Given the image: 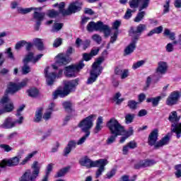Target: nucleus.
Wrapping results in <instances>:
<instances>
[{
    "label": "nucleus",
    "mask_w": 181,
    "mask_h": 181,
    "mask_svg": "<svg viewBox=\"0 0 181 181\" xmlns=\"http://www.w3.org/2000/svg\"><path fill=\"white\" fill-rule=\"evenodd\" d=\"M78 162L81 166H86L88 169L90 168H98L95 173L96 179H98L103 175V173L105 170V166L108 165V160L107 159H99L93 161L87 156L81 158Z\"/></svg>",
    "instance_id": "nucleus-1"
},
{
    "label": "nucleus",
    "mask_w": 181,
    "mask_h": 181,
    "mask_svg": "<svg viewBox=\"0 0 181 181\" xmlns=\"http://www.w3.org/2000/svg\"><path fill=\"white\" fill-rule=\"evenodd\" d=\"M108 54L107 50H105L102 52V56L98 57L92 65V70L90 71V76L88 78L86 82L87 84H93L98 78V76L101 74L103 71V66L101 64L105 60V56Z\"/></svg>",
    "instance_id": "nucleus-2"
},
{
    "label": "nucleus",
    "mask_w": 181,
    "mask_h": 181,
    "mask_svg": "<svg viewBox=\"0 0 181 181\" xmlns=\"http://www.w3.org/2000/svg\"><path fill=\"white\" fill-rule=\"evenodd\" d=\"M31 169L26 170L22 175L18 177V181H36L40 173V164L37 161H34L31 165Z\"/></svg>",
    "instance_id": "nucleus-3"
},
{
    "label": "nucleus",
    "mask_w": 181,
    "mask_h": 181,
    "mask_svg": "<svg viewBox=\"0 0 181 181\" xmlns=\"http://www.w3.org/2000/svg\"><path fill=\"white\" fill-rule=\"evenodd\" d=\"M158 134L159 131L158 129H155L150 133L148 136V144L150 145V146H154V149H159V148H162V146L168 145L170 141V137L166 135L161 140L156 143L158 141Z\"/></svg>",
    "instance_id": "nucleus-4"
},
{
    "label": "nucleus",
    "mask_w": 181,
    "mask_h": 181,
    "mask_svg": "<svg viewBox=\"0 0 181 181\" xmlns=\"http://www.w3.org/2000/svg\"><path fill=\"white\" fill-rule=\"evenodd\" d=\"M78 86V79H75L69 81H65L64 83L63 89H57L54 93V100H56L57 97H61L62 98L69 95L70 93H73L76 90V87Z\"/></svg>",
    "instance_id": "nucleus-5"
},
{
    "label": "nucleus",
    "mask_w": 181,
    "mask_h": 181,
    "mask_svg": "<svg viewBox=\"0 0 181 181\" xmlns=\"http://www.w3.org/2000/svg\"><path fill=\"white\" fill-rule=\"evenodd\" d=\"M181 116L177 115V112L173 111L168 116V121L171 122V132H175L177 135V138L179 139L181 136Z\"/></svg>",
    "instance_id": "nucleus-6"
},
{
    "label": "nucleus",
    "mask_w": 181,
    "mask_h": 181,
    "mask_svg": "<svg viewBox=\"0 0 181 181\" xmlns=\"http://www.w3.org/2000/svg\"><path fill=\"white\" fill-rule=\"evenodd\" d=\"M107 128L110 131V134H116L117 135H122L125 132L124 126L121 125L118 120L115 118H112L107 122Z\"/></svg>",
    "instance_id": "nucleus-7"
},
{
    "label": "nucleus",
    "mask_w": 181,
    "mask_h": 181,
    "mask_svg": "<svg viewBox=\"0 0 181 181\" xmlns=\"http://www.w3.org/2000/svg\"><path fill=\"white\" fill-rule=\"evenodd\" d=\"M28 83H29V79L28 78L23 79L18 83L10 82L8 85L6 93L8 94H15V93H18L19 90H22V88L26 87V86H28Z\"/></svg>",
    "instance_id": "nucleus-8"
},
{
    "label": "nucleus",
    "mask_w": 181,
    "mask_h": 181,
    "mask_svg": "<svg viewBox=\"0 0 181 181\" xmlns=\"http://www.w3.org/2000/svg\"><path fill=\"white\" fill-rule=\"evenodd\" d=\"M94 118H95V115H91L79 122L78 127L81 128L82 132H85L86 134L87 132H90V129L93 128Z\"/></svg>",
    "instance_id": "nucleus-9"
},
{
    "label": "nucleus",
    "mask_w": 181,
    "mask_h": 181,
    "mask_svg": "<svg viewBox=\"0 0 181 181\" xmlns=\"http://www.w3.org/2000/svg\"><path fill=\"white\" fill-rule=\"evenodd\" d=\"M21 156H16L8 160H3L0 162V167L6 168V166H8L9 168H12L13 166H18L19 162H21Z\"/></svg>",
    "instance_id": "nucleus-10"
},
{
    "label": "nucleus",
    "mask_w": 181,
    "mask_h": 181,
    "mask_svg": "<svg viewBox=\"0 0 181 181\" xmlns=\"http://www.w3.org/2000/svg\"><path fill=\"white\" fill-rule=\"evenodd\" d=\"M1 104H6L3 110H0V114H4V112H11L13 111V103L11 102V99L8 97V95H5L0 101Z\"/></svg>",
    "instance_id": "nucleus-11"
},
{
    "label": "nucleus",
    "mask_w": 181,
    "mask_h": 181,
    "mask_svg": "<svg viewBox=\"0 0 181 181\" xmlns=\"http://www.w3.org/2000/svg\"><path fill=\"white\" fill-rule=\"evenodd\" d=\"M82 6L83 3L78 1L71 3L68 7L67 16L72 15V13H77V12H80V11H81Z\"/></svg>",
    "instance_id": "nucleus-12"
},
{
    "label": "nucleus",
    "mask_w": 181,
    "mask_h": 181,
    "mask_svg": "<svg viewBox=\"0 0 181 181\" xmlns=\"http://www.w3.org/2000/svg\"><path fill=\"white\" fill-rule=\"evenodd\" d=\"M156 165V161L155 160L146 159L144 160H140L139 163L134 165V168L141 169L142 168H149Z\"/></svg>",
    "instance_id": "nucleus-13"
},
{
    "label": "nucleus",
    "mask_w": 181,
    "mask_h": 181,
    "mask_svg": "<svg viewBox=\"0 0 181 181\" xmlns=\"http://www.w3.org/2000/svg\"><path fill=\"white\" fill-rule=\"evenodd\" d=\"M180 97V95H179V92L174 91L171 93L166 100L167 105H169L170 107L175 105V104H177Z\"/></svg>",
    "instance_id": "nucleus-14"
},
{
    "label": "nucleus",
    "mask_w": 181,
    "mask_h": 181,
    "mask_svg": "<svg viewBox=\"0 0 181 181\" xmlns=\"http://www.w3.org/2000/svg\"><path fill=\"white\" fill-rule=\"evenodd\" d=\"M138 42V37L132 39L131 43L126 47L124 51V56H129L132 53H134V50L136 49V42Z\"/></svg>",
    "instance_id": "nucleus-15"
},
{
    "label": "nucleus",
    "mask_w": 181,
    "mask_h": 181,
    "mask_svg": "<svg viewBox=\"0 0 181 181\" xmlns=\"http://www.w3.org/2000/svg\"><path fill=\"white\" fill-rule=\"evenodd\" d=\"M44 73L47 86H53L57 77L56 74L54 72L49 73V66L45 69Z\"/></svg>",
    "instance_id": "nucleus-16"
},
{
    "label": "nucleus",
    "mask_w": 181,
    "mask_h": 181,
    "mask_svg": "<svg viewBox=\"0 0 181 181\" xmlns=\"http://www.w3.org/2000/svg\"><path fill=\"white\" fill-rule=\"evenodd\" d=\"M43 9L42 7L34 8L33 11V18L37 21V22H42L45 20V17L46 16V13L40 12Z\"/></svg>",
    "instance_id": "nucleus-17"
},
{
    "label": "nucleus",
    "mask_w": 181,
    "mask_h": 181,
    "mask_svg": "<svg viewBox=\"0 0 181 181\" xmlns=\"http://www.w3.org/2000/svg\"><path fill=\"white\" fill-rule=\"evenodd\" d=\"M166 71H168V63L163 61L159 62L156 69V74L158 76H163V74H166Z\"/></svg>",
    "instance_id": "nucleus-18"
},
{
    "label": "nucleus",
    "mask_w": 181,
    "mask_h": 181,
    "mask_svg": "<svg viewBox=\"0 0 181 181\" xmlns=\"http://www.w3.org/2000/svg\"><path fill=\"white\" fill-rule=\"evenodd\" d=\"M103 25L102 21H98L97 23L94 21H90L86 26V29L88 32H94L100 30L101 29V26Z\"/></svg>",
    "instance_id": "nucleus-19"
},
{
    "label": "nucleus",
    "mask_w": 181,
    "mask_h": 181,
    "mask_svg": "<svg viewBox=\"0 0 181 181\" xmlns=\"http://www.w3.org/2000/svg\"><path fill=\"white\" fill-rule=\"evenodd\" d=\"M144 30H146V25L145 24H139L136 28V30H132L133 33V39L137 37V40H139V37L142 35V32Z\"/></svg>",
    "instance_id": "nucleus-20"
},
{
    "label": "nucleus",
    "mask_w": 181,
    "mask_h": 181,
    "mask_svg": "<svg viewBox=\"0 0 181 181\" xmlns=\"http://www.w3.org/2000/svg\"><path fill=\"white\" fill-rule=\"evenodd\" d=\"M57 57L58 64H68V63H70V57L64 54H59Z\"/></svg>",
    "instance_id": "nucleus-21"
},
{
    "label": "nucleus",
    "mask_w": 181,
    "mask_h": 181,
    "mask_svg": "<svg viewBox=\"0 0 181 181\" xmlns=\"http://www.w3.org/2000/svg\"><path fill=\"white\" fill-rule=\"evenodd\" d=\"M76 69L74 65L65 68L64 74L66 77H76Z\"/></svg>",
    "instance_id": "nucleus-22"
},
{
    "label": "nucleus",
    "mask_w": 181,
    "mask_h": 181,
    "mask_svg": "<svg viewBox=\"0 0 181 181\" xmlns=\"http://www.w3.org/2000/svg\"><path fill=\"white\" fill-rule=\"evenodd\" d=\"M139 12L148 9L151 4V0H139Z\"/></svg>",
    "instance_id": "nucleus-23"
},
{
    "label": "nucleus",
    "mask_w": 181,
    "mask_h": 181,
    "mask_svg": "<svg viewBox=\"0 0 181 181\" xmlns=\"http://www.w3.org/2000/svg\"><path fill=\"white\" fill-rule=\"evenodd\" d=\"M13 127H15V122H12V118L8 117L6 119L4 123L3 124V128L9 129L11 128H13Z\"/></svg>",
    "instance_id": "nucleus-24"
},
{
    "label": "nucleus",
    "mask_w": 181,
    "mask_h": 181,
    "mask_svg": "<svg viewBox=\"0 0 181 181\" xmlns=\"http://www.w3.org/2000/svg\"><path fill=\"white\" fill-rule=\"evenodd\" d=\"M103 117H99L97 119L96 126L94 129V134H98L103 129Z\"/></svg>",
    "instance_id": "nucleus-25"
},
{
    "label": "nucleus",
    "mask_w": 181,
    "mask_h": 181,
    "mask_svg": "<svg viewBox=\"0 0 181 181\" xmlns=\"http://www.w3.org/2000/svg\"><path fill=\"white\" fill-rule=\"evenodd\" d=\"M162 100V96H158L156 98H147L146 103H152L153 107H158L159 101Z\"/></svg>",
    "instance_id": "nucleus-26"
},
{
    "label": "nucleus",
    "mask_w": 181,
    "mask_h": 181,
    "mask_svg": "<svg viewBox=\"0 0 181 181\" xmlns=\"http://www.w3.org/2000/svg\"><path fill=\"white\" fill-rule=\"evenodd\" d=\"M163 30V27H162V26H159V27L155 28L154 29L151 30L147 34V36L151 37V36L155 35V33H156L157 35H159V33H162Z\"/></svg>",
    "instance_id": "nucleus-27"
},
{
    "label": "nucleus",
    "mask_w": 181,
    "mask_h": 181,
    "mask_svg": "<svg viewBox=\"0 0 181 181\" xmlns=\"http://www.w3.org/2000/svg\"><path fill=\"white\" fill-rule=\"evenodd\" d=\"M62 105L66 112H71L73 111V103L71 102H64Z\"/></svg>",
    "instance_id": "nucleus-28"
},
{
    "label": "nucleus",
    "mask_w": 181,
    "mask_h": 181,
    "mask_svg": "<svg viewBox=\"0 0 181 181\" xmlns=\"http://www.w3.org/2000/svg\"><path fill=\"white\" fill-rule=\"evenodd\" d=\"M100 32H104L105 36L107 37L111 33V30H110V27L107 25H104V23H102V25L100 27V29L99 30Z\"/></svg>",
    "instance_id": "nucleus-29"
},
{
    "label": "nucleus",
    "mask_w": 181,
    "mask_h": 181,
    "mask_svg": "<svg viewBox=\"0 0 181 181\" xmlns=\"http://www.w3.org/2000/svg\"><path fill=\"white\" fill-rule=\"evenodd\" d=\"M34 45L36 46V47L38 49V50H43V41H42V39L40 38H35L33 40Z\"/></svg>",
    "instance_id": "nucleus-30"
},
{
    "label": "nucleus",
    "mask_w": 181,
    "mask_h": 181,
    "mask_svg": "<svg viewBox=\"0 0 181 181\" xmlns=\"http://www.w3.org/2000/svg\"><path fill=\"white\" fill-rule=\"evenodd\" d=\"M36 153H37V151H33L32 153H29L23 160V161L21 163V165H26L28 163V162H29V160H30V159H32V158H33V156L35 155H36Z\"/></svg>",
    "instance_id": "nucleus-31"
},
{
    "label": "nucleus",
    "mask_w": 181,
    "mask_h": 181,
    "mask_svg": "<svg viewBox=\"0 0 181 181\" xmlns=\"http://www.w3.org/2000/svg\"><path fill=\"white\" fill-rule=\"evenodd\" d=\"M35 8H22V7H18L17 11L18 13H21L22 15H26V13H29V12H32Z\"/></svg>",
    "instance_id": "nucleus-32"
},
{
    "label": "nucleus",
    "mask_w": 181,
    "mask_h": 181,
    "mask_svg": "<svg viewBox=\"0 0 181 181\" xmlns=\"http://www.w3.org/2000/svg\"><path fill=\"white\" fill-rule=\"evenodd\" d=\"M145 15H146V13L145 11H139L134 20V22H136V23L141 22V21H142L144 18H145Z\"/></svg>",
    "instance_id": "nucleus-33"
},
{
    "label": "nucleus",
    "mask_w": 181,
    "mask_h": 181,
    "mask_svg": "<svg viewBox=\"0 0 181 181\" xmlns=\"http://www.w3.org/2000/svg\"><path fill=\"white\" fill-rule=\"evenodd\" d=\"M29 97L35 98L39 95V90L37 88H31L27 90Z\"/></svg>",
    "instance_id": "nucleus-34"
},
{
    "label": "nucleus",
    "mask_w": 181,
    "mask_h": 181,
    "mask_svg": "<svg viewBox=\"0 0 181 181\" xmlns=\"http://www.w3.org/2000/svg\"><path fill=\"white\" fill-rule=\"evenodd\" d=\"M58 6L59 9V13H62L63 16H67L69 13H68V10L64 9V6H65L64 2H61Z\"/></svg>",
    "instance_id": "nucleus-35"
},
{
    "label": "nucleus",
    "mask_w": 181,
    "mask_h": 181,
    "mask_svg": "<svg viewBox=\"0 0 181 181\" xmlns=\"http://www.w3.org/2000/svg\"><path fill=\"white\" fill-rule=\"evenodd\" d=\"M124 118L126 124H131L134 122V119L135 118V114L129 113L125 115Z\"/></svg>",
    "instance_id": "nucleus-36"
},
{
    "label": "nucleus",
    "mask_w": 181,
    "mask_h": 181,
    "mask_svg": "<svg viewBox=\"0 0 181 181\" xmlns=\"http://www.w3.org/2000/svg\"><path fill=\"white\" fill-rule=\"evenodd\" d=\"M138 104H139V103L135 100H129L127 103V107H129L130 110H136V108H138Z\"/></svg>",
    "instance_id": "nucleus-37"
},
{
    "label": "nucleus",
    "mask_w": 181,
    "mask_h": 181,
    "mask_svg": "<svg viewBox=\"0 0 181 181\" xmlns=\"http://www.w3.org/2000/svg\"><path fill=\"white\" fill-rule=\"evenodd\" d=\"M63 28V23H54L52 29L51 30V32H52L53 33H56V32H59V30H62V28Z\"/></svg>",
    "instance_id": "nucleus-38"
},
{
    "label": "nucleus",
    "mask_w": 181,
    "mask_h": 181,
    "mask_svg": "<svg viewBox=\"0 0 181 181\" xmlns=\"http://www.w3.org/2000/svg\"><path fill=\"white\" fill-rule=\"evenodd\" d=\"M129 4L132 9H136L139 8V0H130Z\"/></svg>",
    "instance_id": "nucleus-39"
},
{
    "label": "nucleus",
    "mask_w": 181,
    "mask_h": 181,
    "mask_svg": "<svg viewBox=\"0 0 181 181\" xmlns=\"http://www.w3.org/2000/svg\"><path fill=\"white\" fill-rule=\"evenodd\" d=\"M43 111V109L40 108L39 109L35 114V118L34 119L35 122H40L42 120V112Z\"/></svg>",
    "instance_id": "nucleus-40"
},
{
    "label": "nucleus",
    "mask_w": 181,
    "mask_h": 181,
    "mask_svg": "<svg viewBox=\"0 0 181 181\" xmlns=\"http://www.w3.org/2000/svg\"><path fill=\"white\" fill-rule=\"evenodd\" d=\"M69 172V168H64L63 169H61L57 173V175H55V177H62L66 175Z\"/></svg>",
    "instance_id": "nucleus-41"
},
{
    "label": "nucleus",
    "mask_w": 181,
    "mask_h": 181,
    "mask_svg": "<svg viewBox=\"0 0 181 181\" xmlns=\"http://www.w3.org/2000/svg\"><path fill=\"white\" fill-rule=\"evenodd\" d=\"M111 134L112 135L107 140V145H111V144H113V142H115V139H117V136H119V134Z\"/></svg>",
    "instance_id": "nucleus-42"
},
{
    "label": "nucleus",
    "mask_w": 181,
    "mask_h": 181,
    "mask_svg": "<svg viewBox=\"0 0 181 181\" xmlns=\"http://www.w3.org/2000/svg\"><path fill=\"white\" fill-rule=\"evenodd\" d=\"M26 45V40L18 41L15 45L16 50H21Z\"/></svg>",
    "instance_id": "nucleus-43"
},
{
    "label": "nucleus",
    "mask_w": 181,
    "mask_h": 181,
    "mask_svg": "<svg viewBox=\"0 0 181 181\" xmlns=\"http://www.w3.org/2000/svg\"><path fill=\"white\" fill-rule=\"evenodd\" d=\"M34 54L33 52H28V54L25 56V57L23 59V63H29V62H31V60L33 61V59H35V57H33Z\"/></svg>",
    "instance_id": "nucleus-44"
},
{
    "label": "nucleus",
    "mask_w": 181,
    "mask_h": 181,
    "mask_svg": "<svg viewBox=\"0 0 181 181\" xmlns=\"http://www.w3.org/2000/svg\"><path fill=\"white\" fill-rule=\"evenodd\" d=\"M47 16H49V18H56L57 16H59V12L54 11V9L48 10Z\"/></svg>",
    "instance_id": "nucleus-45"
},
{
    "label": "nucleus",
    "mask_w": 181,
    "mask_h": 181,
    "mask_svg": "<svg viewBox=\"0 0 181 181\" xmlns=\"http://www.w3.org/2000/svg\"><path fill=\"white\" fill-rule=\"evenodd\" d=\"M22 73L24 75L30 73V66L28 65V63H24L23 66H22Z\"/></svg>",
    "instance_id": "nucleus-46"
},
{
    "label": "nucleus",
    "mask_w": 181,
    "mask_h": 181,
    "mask_svg": "<svg viewBox=\"0 0 181 181\" xmlns=\"http://www.w3.org/2000/svg\"><path fill=\"white\" fill-rule=\"evenodd\" d=\"M90 136V132L85 133V135L82 136L76 143L77 145H83V142H86V139H87Z\"/></svg>",
    "instance_id": "nucleus-47"
},
{
    "label": "nucleus",
    "mask_w": 181,
    "mask_h": 181,
    "mask_svg": "<svg viewBox=\"0 0 181 181\" xmlns=\"http://www.w3.org/2000/svg\"><path fill=\"white\" fill-rule=\"evenodd\" d=\"M164 35L165 36H169L170 40H175V33H170L169 29H165Z\"/></svg>",
    "instance_id": "nucleus-48"
},
{
    "label": "nucleus",
    "mask_w": 181,
    "mask_h": 181,
    "mask_svg": "<svg viewBox=\"0 0 181 181\" xmlns=\"http://www.w3.org/2000/svg\"><path fill=\"white\" fill-rule=\"evenodd\" d=\"M144 64H145V61H139L133 64L132 69H134V70H136V69H139V67H141V66H144Z\"/></svg>",
    "instance_id": "nucleus-49"
},
{
    "label": "nucleus",
    "mask_w": 181,
    "mask_h": 181,
    "mask_svg": "<svg viewBox=\"0 0 181 181\" xmlns=\"http://www.w3.org/2000/svg\"><path fill=\"white\" fill-rule=\"evenodd\" d=\"M73 66L76 71H80V70H81V69H83L86 65L84 64V61H81L76 65Z\"/></svg>",
    "instance_id": "nucleus-50"
},
{
    "label": "nucleus",
    "mask_w": 181,
    "mask_h": 181,
    "mask_svg": "<svg viewBox=\"0 0 181 181\" xmlns=\"http://www.w3.org/2000/svg\"><path fill=\"white\" fill-rule=\"evenodd\" d=\"M5 53L6 54H8V59H11V60H15V57L13 56V53L12 52V48L9 47L6 49Z\"/></svg>",
    "instance_id": "nucleus-51"
},
{
    "label": "nucleus",
    "mask_w": 181,
    "mask_h": 181,
    "mask_svg": "<svg viewBox=\"0 0 181 181\" xmlns=\"http://www.w3.org/2000/svg\"><path fill=\"white\" fill-rule=\"evenodd\" d=\"M92 39L93 40H94V42H96V43H98V45H100L103 40V38H101V36H100V35L98 34H95L92 36Z\"/></svg>",
    "instance_id": "nucleus-52"
},
{
    "label": "nucleus",
    "mask_w": 181,
    "mask_h": 181,
    "mask_svg": "<svg viewBox=\"0 0 181 181\" xmlns=\"http://www.w3.org/2000/svg\"><path fill=\"white\" fill-rule=\"evenodd\" d=\"M132 12H134V11H132L131 8H128L124 16V19H130V18L132 16Z\"/></svg>",
    "instance_id": "nucleus-53"
},
{
    "label": "nucleus",
    "mask_w": 181,
    "mask_h": 181,
    "mask_svg": "<svg viewBox=\"0 0 181 181\" xmlns=\"http://www.w3.org/2000/svg\"><path fill=\"white\" fill-rule=\"evenodd\" d=\"M121 26V21L116 20L112 24V29L118 32V28Z\"/></svg>",
    "instance_id": "nucleus-54"
},
{
    "label": "nucleus",
    "mask_w": 181,
    "mask_h": 181,
    "mask_svg": "<svg viewBox=\"0 0 181 181\" xmlns=\"http://www.w3.org/2000/svg\"><path fill=\"white\" fill-rule=\"evenodd\" d=\"M129 149H135V148H138V144L136 143L135 141H131L127 144Z\"/></svg>",
    "instance_id": "nucleus-55"
},
{
    "label": "nucleus",
    "mask_w": 181,
    "mask_h": 181,
    "mask_svg": "<svg viewBox=\"0 0 181 181\" xmlns=\"http://www.w3.org/2000/svg\"><path fill=\"white\" fill-rule=\"evenodd\" d=\"M8 36V33L6 32L0 33V46H2L5 43V40H4L3 37H6Z\"/></svg>",
    "instance_id": "nucleus-56"
},
{
    "label": "nucleus",
    "mask_w": 181,
    "mask_h": 181,
    "mask_svg": "<svg viewBox=\"0 0 181 181\" xmlns=\"http://www.w3.org/2000/svg\"><path fill=\"white\" fill-rule=\"evenodd\" d=\"M0 148H1V149H4L5 152H11V151H12V147H11L8 144H1Z\"/></svg>",
    "instance_id": "nucleus-57"
},
{
    "label": "nucleus",
    "mask_w": 181,
    "mask_h": 181,
    "mask_svg": "<svg viewBox=\"0 0 181 181\" xmlns=\"http://www.w3.org/2000/svg\"><path fill=\"white\" fill-rule=\"evenodd\" d=\"M52 111L47 110L46 112L44 114L42 118L45 120L47 121L48 119H50L52 117Z\"/></svg>",
    "instance_id": "nucleus-58"
},
{
    "label": "nucleus",
    "mask_w": 181,
    "mask_h": 181,
    "mask_svg": "<svg viewBox=\"0 0 181 181\" xmlns=\"http://www.w3.org/2000/svg\"><path fill=\"white\" fill-rule=\"evenodd\" d=\"M67 146H69L71 150H73V148L77 146V142H76V141L74 140L69 141L67 144Z\"/></svg>",
    "instance_id": "nucleus-59"
},
{
    "label": "nucleus",
    "mask_w": 181,
    "mask_h": 181,
    "mask_svg": "<svg viewBox=\"0 0 181 181\" xmlns=\"http://www.w3.org/2000/svg\"><path fill=\"white\" fill-rule=\"evenodd\" d=\"M122 181H135V180H136V176L134 175L132 179H129V175H123L122 177Z\"/></svg>",
    "instance_id": "nucleus-60"
},
{
    "label": "nucleus",
    "mask_w": 181,
    "mask_h": 181,
    "mask_svg": "<svg viewBox=\"0 0 181 181\" xmlns=\"http://www.w3.org/2000/svg\"><path fill=\"white\" fill-rule=\"evenodd\" d=\"M118 38V31H115L113 35L110 37V43H115Z\"/></svg>",
    "instance_id": "nucleus-61"
},
{
    "label": "nucleus",
    "mask_w": 181,
    "mask_h": 181,
    "mask_svg": "<svg viewBox=\"0 0 181 181\" xmlns=\"http://www.w3.org/2000/svg\"><path fill=\"white\" fill-rule=\"evenodd\" d=\"M62 38H57L53 43V47H59V46L62 45Z\"/></svg>",
    "instance_id": "nucleus-62"
},
{
    "label": "nucleus",
    "mask_w": 181,
    "mask_h": 181,
    "mask_svg": "<svg viewBox=\"0 0 181 181\" xmlns=\"http://www.w3.org/2000/svg\"><path fill=\"white\" fill-rule=\"evenodd\" d=\"M83 59L85 60V62H89V60H91L93 59V57L91 56V54L88 53H84L83 54Z\"/></svg>",
    "instance_id": "nucleus-63"
},
{
    "label": "nucleus",
    "mask_w": 181,
    "mask_h": 181,
    "mask_svg": "<svg viewBox=\"0 0 181 181\" xmlns=\"http://www.w3.org/2000/svg\"><path fill=\"white\" fill-rule=\"evenodd\" d=\"M175 170H176V172H175V176L176 177H181V168L177 165H175Z\"/></svg>",
    "instance_id": "nucleus-64"
}]
</instances>
